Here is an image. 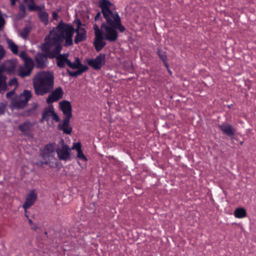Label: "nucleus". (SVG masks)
Here are the masks:
<instances>
[{"mask_svg":"<svg viewBox=\"0 0 256 256\" xmlns=\"http://www.w3.org/2000/svg\"><path fill=\"white\" fill-rule=\"evenodd\" d=\"M106 20L100 26L106 38L112 40H116L118 37V30L121 32L125 31L126 28L122 24L121 19L116 12L110 11L103 14Z\"/></svg>","mask_w":256,"mask_h":256,"instance_id":"1","label":"nucleus"},{"mask_svg":"<svg viewBox=\"0 0 256 256\" xmlns=\"http://www.w3.org/2000/svg\"><path fill=\"white\" fill-rule=\"evenodd\" d=\"M35 94L44 96L52 92L54 88V76L52 72L41 71L38 72L32 79Z\"/></svg>","mask_w":256,"mask_h":256,"instance_id":"2","label":"nucleus"},{"mask_svg":"<svg viewBox=\"0 0 256 256\" xmlns=\"http://www.w3.org/2000/svg\"><path fill=\"white\" fill-rule=\"evenodd\" d=\"M74 32V26L61 20L58 25L50 30V34L60 42L65 40V46H72L73 44L72 36Z\"/></svg>","mask_w":256,"mask_h":256,"instance_id":"3","label":"nucleus"},{"mask_svg":"<svg viewBox=\"0 0 256 256\" xmlns=\"http://www.w3.org/2000/svg\"><path fill=\"white\" fill-rule=\"evenodd\" d=\"M42 51L48 58H53L60 54L62 50V43L50 34L45 38V42L41 45Z\"/></svg>","mask_w":256,"mask_h":256,"instance_id":"4","label":"nucleus"},{"mask_svg":"<svg viewBox=\"0 0 256 256\" xmlns=\"http://www.w3.org/2000/svg\"><path fill=\"white\" fill-rule=\"evenodd\" d=\"M59 105L65 118L62 122L58 124V128L59 130H62L64 133L70 134L72 132V128L70 126V119L72 116L70 103L67 100H62L60 102Z\"/></svg>","mask_w":256,"mask_h":256,"instance_id":"5","label":"nucleus"},{"mask_svg":"<svg viewBox=\"0 0 256 256\" xmlns=\"http://www.w3.org/2000/svg\"><path fill=\"white\" fill-rule=\"evenodd\" d=\"M32 97L31 91L25 90L18 96L12 99L10 108L12 109H22L27 106L28 102Z\"/></svg>","mask_w":256,"mask_h":256,"instance_id":"6","label":"nucleus"},{"mask_svg":"<svg viewBox=\"0 0 256 256\" xmlns=\"http://www.w3.org/2000/svg\"><path fill=\"white\" fill-rule=\"evenodd\" d=\"M32 97L31 91L25 90L18 96L12 99L10 108L12 109H22L27 106L28 102Z\"/></svg>","mask_w":256,"mask_h":256,"instance_id":"7","label":"nucleus"},{"mask_svg":"<svg viewBox=\"0 0 256 256\" xmlns=\"http://www.w3.org/2000/svg\"><path fill=\"white\" fill-rule=\"evenodd\" d=\"M94 30L95 38L94 45L97 52L100 51L106 45L104 40H107L110 42H114L116 40H112L106 38V36L104 34V30L102 28H100L97 24L94 26Z\"/></svg>","mask_w":256,"mask_h":256,"instance_id":"8","label":"nucleus"},{"mask_svg":"<svg viewBox=\"0 0 256 256\" xmlns=\"http://www.w3.org/2000/svg\"><path fill=\"white\" fill-rule=\"evenodd\" d=\"M57 146L55 143L46 144L42 150L40 156L44 160H52L56 159L54 158L56 152Z\"/></svg>","mask_w":256,"mask_h":256,"instance_id":"9","label":"nucleus"},{"mask_svg":"<svg viewBox=\"0 0 256 256\" xmlns=\"http://www.w3.org/2000/svg\"><path fill=\"white\" fill-rule=\"evenodd\" d=\"M17 65L16 60H8L0 66V73L2 74V72H6L8 74H14L16 72Z\"/></svg>","mask_w":256,"mask_h":256,"instance_id":"10","label":"nucleus"},{"mask_svg":"<svg viewBox=\"0 0 256 256\" xmlns=\"http://www.w3.org/2000/svg\"><path fill=\"white\" fill-rule=\"evenodd\" d=\"M106 63V56L100 54L95 58H92L88 61V64L96 70H99Z\"/></svg>","mask_w":256,"mask_h":256,"instance_id":"11","label":"nucleus"},{"mask_svg":"<svg viewBox=\"0 0 256 256\" xmlns=\"http://www.w3.org/2000/svg\"><path fill=\"white\" fill-rule=\"evenodd\" d=\"M70 149L66 144H63L61 148L57 147L56 154L60 160L67 161L70 158Z\"/></svg>","mask_w":256,"mask_h":256,"instance_id":"12","label":"nucleus"},{"mask_svg":"<svg viewBox=\"0 0 256 256\" xmlns=\"http://www.w3.org/2000/svg\"><path fill=\"white\" fill-rule=\"evenodd\" d=\"M34 68V62L30 61L27 62L24 66H20L18 68V74L22 78L28 76L30 74Z\"/></svg>","mask_w":256,"mask_h":256,"instance_id":"13","label":"nucleus"},{"mask_svg":"<svg viewBox=\"0 0 256 256\" xmlns=\"http://www.w3.org/2000/svg\"><path fill=\"white\" fill-rule=\"evenodd\" d=\"M81 22L79 21L78 24V27L74 30L76 33L74 42L76 44L84 40L86 38V30L81 26Z\"/></svg>","mask_w":256,"mask_h":256,"instance_id":"14","label":"nucleus"},{"mask_svg":"<svg viewBox=\"0 0 256 256\" xmlns=\"http://www.w3.org/2000/svg\"><path fill=\"white\" fill-rule=\"evenodd\" d=\"M63 91L60 87L56 88L48 96L46 99V102L48 104H51L54 102H56L60 99L63 96Z\"/></svg>","mask_w":256,"mask_h":256,"instance_id":"15","label":"nucleus"},{"mask_svg":"<svg viewBox=\"0 0 256 256\" xmlns=\"http://www.w3.org/2000/svg\"><path fill=\"white\" fill-rule=\"evenodd\" d=\"M37 199V194L34 190H31L26 196V202L23 204V208L24 209L25 213L26 212V210L34 204Z\"/></svg>","mask_w":256,"mask_h":256,"instance_id":"16","label":"nucleus"},{"mask_svg":"<svg viewBox=\"0 0 256 256\" xmlns=\"http://www.w3.org/2000/svg\"><path fill=\"white\" fill-rule=\"evenodd\" d=\"M220 130L230 137H233L235 134L236 129L230 124L224 123L219 125Z\"/></svg>","mask_w":256,"mask_h":256,"instance_id":"17","label":"nucleus"},{"mask_svg":"<svg viewBox=\"0 0 256 256\" xmlns=\"http://www.w3.org/2000/svg\"><path fill=\"white\" fill-rule=\"evenodd\" d=\"M47 58L48 56L44 53L38 54L35 56L36 66L40 68H44L46 66Z\"/></svg>","mask_w":256,"mask_h":256,"instance_id":"18","label":"nucleus"},{"mask_svg":"<svg viewBox=\"0 0 256 256\" xmlns=\"http://www.w3.org/2000/svg\"><path fill=\"white\" fill-rule=\"evenodd\" d=\"M68 54H58L56 57L57 60V66L61 68H64L66 64L68 65V61L69 60L68 58Z\"/></svg>","mask_w":256,"mask_h":256,"instance_id":"19","label":"nucleus"},{"mask_svg":"<svg viewBox=\"0 0 256 256\" xmlns=\"http://www.w3.org/2000/svg\"><path fill=\"white\" fill-rule=\"evenodd\" d=\"M48 106L45 108L42 114V120L48 121L50 120V117L54 112V106L51 104H48Z\"/></svg>","mask_w":256,"mask_h":256,"instance_id":"20","label":"nucleus"},{"mask_svg":"<svg viewBox=\"0 0 256 256\" xmlns=\"http://www.w3.org/2000/svg\"><path fill=\"white\" fill-rule=\"evenodd\" d=\"M112 6V4L108 0H102L100 2V6L103 14L111 11L110 8Z\"/></svg>","mask_w":256,"mask_h":256,"instance_id":"21","label":"nucleus"},{"mask_svg":"<svg viewBox=\"0 0 256 256\" xmlns=\"http://www.w3.org/2000/svg\"><path fill=\"white\" fill-rule=\"evenodd\" d=\"M32 124L30 122H26L18 126L19 130L24 134L28 136L31 131Z\"/></svg>","mask_w":256,"mask_h":256,"instance_id":"22","label":"nucleus"},{"mask_svg":"<svg viewBox=\"0 0 256 256\" xmlns=\"http://www.w3.org/2000/svg\"><path fill=\"white\" fill-rule=\"evenodd\" d=\"M6 77L0 73V93L4 94L8 88Z\"/></svg>","mask_w":256,"mask_h":256,"instance_id":"23","label":"nucleus"},{"mask_svg":"<svg viewBox=\"0 0 256 256\" xmlns=\"http://www.w3.org/2000/svg\"><path fill=\"white\" fill-rule=\"evenodd\" d=\"M6 43L8 45V48L10 49L11 52L14 54H18V46L14 41L10 39H7Z\"/></svg>","mask_w":256,"mask_h":256,"instance_id":"24","label":"nucleus"},{"mask_svg":"<svg viewBox=\"0 0 256 256\" xmlns=\"http://www.w3.org/2000/svg\"><path fill=\"white\" fill-rule=\"evenodd\" d=\"M68 66L72 69L80 68L82 66H85V65L82 64L80 60L78 58H76L74 62H71L70 60L68 61Z\"/></svg>","mask_w":256,"mask_h":256,"instance_id":"25","label":"nucleus"},{"mask_svg":"<svg viewBox=\"0 0 256 256\" xmlns=\"http://www.w3.org/2000/svg\"><path fill=\"white\" fill-rule=\"evenodd\" d=\"M77 69L78 70L75 72H72L68 70V73L71 76L76 77L80 75L83 72L86 71L88 69V67L86 66H82V68H78Z\"/></svg>","mask_w":256,"mask_h":256,"instance_id":"26","label":"nucleus"},{"mask_svg":"<svg viewBox=\"0 0 256 256\" xmlns=\"http://www.w3.org/2000/svg\"><path fill=\"white\" fill-rule=\"evenodd\" d=\"M246 210L242 208H237L234 212V216L236 218H242L246 217Z\"/></svg>","mask_w":256,"mask_h":256,"instance_id":"27","label":"nucleus"},{"mask_svg":"<svg viewBox=\"0 0 256 256\" xmlns=\"http://www.w3.org/2000/svg\"><path fill=\"white\" fill-rule=\"evenodd\" d=\"M158 54L160 59L163 61L164 66L168 69V65L167 62V58L166 53L160 50H158Z\"/></svg>","mask_w":256,"mask_h":256,"instance_id":"28","label":"nucleus"},{"mask_svg":"<svg viewBox=\"0 0 256 256\" xmlns=\"http://www.w3.org/2000/svg\"><path fill=\"white\" fill-rule=\"evenodd\" d=\"M26 4L30 11H39L41 10L40 6L35 4L34 1L30 2Z\"/></svg>","mask_w":256,"mask_h":256,"instance_id":"29","label":"nucleus"},{"mask_svg":"<svg viewBox=\"0 0 256 256\" xmlns=\"http://www.w3.org/2000/svg\"><path fill=\"white\" fill-rule=\"evenodd\" d=\"M30 32V28L28 26H25L20 32V36L24 39H26Z\"/></svg>","mask_w":256,"mask_h":256,"instance_id":"30","label":"nucleus"},{"mask_svg":"<svg viewBox=\"0 0 256 256\" xmlns=\"http://www.w3.org/2000/svg\"><path fill=\"white\" fill-rule=\"evenodd\" d=\"M39 18L44 24H46L48 21V15L47 12H41L39 14Z\"/></svg>","mask_w":256,"mask_h":256,"instance_id":"31","label":"nucleus"},{"mask_svg":"<svg viewBox=\"0 0 256 256\" xmlns=\"http://www.w3.org/2000/svg\"><path fill=\"white\" fill-rule=\"evenodd\" d=\"M20 58L24 60V64H26L27 62L30 61L31 62H34L30 58L27 54L25 52H21L19 54Z\"/></svg>","mask_w":256,"mask_h":256,"instance_id":"32","label":"nucleus"},{"mask_svg":"<svg viewBox=\"0 0 256 256\" xmlns=\"http://www.w3.org/2000/svg\"><path fill=\"white\" fill-rule=\"evenodd\" d=\"M76 157L82 161H87V158L83 154L82 150L77 152Z\"/></svg>","mask_w":256,"mask_h":256,"instance_id":"33","label":"nucleus"},{"mask_svg":"<svg viewBox=\"0 0 256 256\" xmlns=\"http://www.w3.org/2000/svg\"><path fill=\"white\" fill-rule=\"evenodd\" d=\"M8 85L10 86H14V88L16 89L18 86V84L16 79V78H14L10 80V82H8Z\"/></svg>","mask_w":256,"mask_h":256,"instance_id":"34","label":"nucleus"},{"mask_svg":"<svg viewBox=\"0 0 256 256\" xmlns=\"http://www.w3.org/2000/svg\"><path fill=\"white\" fill-rule=\"evenodd\" d=\"M72 150H76V152L82 150L80 143V142L74 143L73 144L72 147Z\"/></svg>","mask_w":256,"mask_h":256,"instance_id":"35","label":"nucleus"},{"mask_svg":"<svg viewBox=\"0 0 256 256\" xmlns=\"http://www.w3.org/2000/svg\"><path fill=\"white\" fill-rule=\"evenodd\" d=\"M50 119L52 120H54L56 122H58L60 121V118L58 115L55 112L52 114V116L50 117Z\"/></svg>","mask_w":256,"mask_h":256,"instance_id":"36","label":"nucleus"},{"mask_svg":"<svg viewBox=\"0 0 256 256\" xmlns=\"http://www.w3.org/2000/svg\"><path fill=\"white\" fill-rule=\"evenodd\" d=\"M5 50L4 48L0 45V61L4 58L5 54Z\"/></svg>","mask_w":256,"mask_h":256,"instance_id":"37","label":"nucleus"},{"mask_svg":"<svg viewBox=\"0 0 256 256\" xmlns=\"http://www.w3.org/2000/svg\"><path fill=\"white\" fill-rule=\"evenodd\" d=\"M16 89L14 88L13 90L8 92L6 94V97L8 98H10L12 96H14L15 94V90Z\"/></svg>","mask_w":256,"mask_h":256,"instance_id":"38","label":"nucleus"},{"mask_svg":"<svg viewBox=\"0 0 256 256\" xmlns=\"http://www.w3.org/2000/svg\"><path fill=\"white\" fill-rule=\"evenodd\" d=\"M38 105L36 103H34L32 104V106L31 108H30L28 112L29 113H31L35 110L37 108Z\"/></svg>","mask_w":256,"mask_h":256,"instance_id":"39","label":"nucleus"},{"mask_svg":"<svg viewBox=\"0 0 256 256\" xmlns=\"http://www.w3.org/2000/svg\"><path fill=\"white\" fill-rule=\"evenodd\" d=\"M46 160L44 162H40L38 163V164L39 166H42L44 164H47L50 163V160Z\"/></svg>","mask_w":256,"mask_h":256,"instance_id":"40","label":"nucleus"},{"mask_svg":"<svg viewBox=\"0 0 256 256\" xmlns=\"http://www.w3.org/2000/svg\"><path fill=\"white\" fill-rule=\"evenodd\" d=\"M5 106L3 104L0 105V115L3 114L4 112Z\"/></svg>","mask_w":256,"mask_h":256,"instance_id":"41","label":"nucleus"},{"mask_svg":"<svg viewBox=\"0 0 256 256\" xmlns=\"http://www.w3.org/2000/svg\"><path fill=\"white\" fill-rule=\"evenodd\" d=\"M100 16H101V14H100V12H98L96 14V16H95V20L96 21V20H98L100 18Z\"/></svg>","mask_w":256,"mask_h":256,"instance_id":"42","label":"nucleus"},{"mask_svg":"<svg viewBox=\"0 0 256 256\" xmlns=\"http://www.w3.org/2000/svg\"><path fill=\"white\" fill-rule=\"evenodd\" d=\"M58 17V14L56 12H54L52 13V18L54 20H56Z\"/></svg>","mask_w":256,"mask_h":256,"instance_id":"43","label":"nucleus"},{"mask_svg":"<svg viewBox=\"0 0 256 256\" xmlns=\"http://www.w3.org/2000/svg\"><path fill=\"white\" fill-rule=\"evenodd\" d=\"M16 0H11V4L12 5L14 6L15 4Z\"/></svg>","mask_w":256,"mask_h":256,"instance_id":"44","label":"nucleus"},{"mask_svg":"<svg viewBox=\"0 0 256 256\" xmlns=\"http://www.w3.org/2000/svg\"><path fill=\"white\" fill-rule=\"evenodd\" d=\"M32 1H34V0H24V2L27 4L30 2H32Z\"/></svg>","mask_w":256,"mask_h":256,"instance_id":"45","label":"nucleus"},{"mask_svg":"<svg viewBox=\"0 0 256 256\" xmlns=\"http://www.w3.org/2000/svg\"><path fill=\"white\" fill-rule=\"evenodd\" d=\"M28 222L30 225H32L33 224L32 221L31 219H28Z\"/></svg>","mask_w":256,"mask_h":256,"instance_id":"46","label":"nucleus"},{"mask_svg":"<svg viewBox=\"0 0 256 256\" xmlns=\"http://www.w3.org/2000/svg\"><path fill=\"white\" fill-rule=\"evenodd\" d=\"M20 9L21 10H22L24 12V10H25L24 6H20Z\"/></svg>","mask_w":256,"mask_h":256,"instance_id":"47","label":"nucleus"},{"mask_svg":"<svg viewBox=\"0 0 256 256\" xmlns=\"http://www.w3.org/2000/svg\"><path fill=\"white\" fill-rule=\"evenodd\" d=\"M168 71L169 73H170V74H171V71H170V70H168Z\"/></svg>","mask_w":256,"mask_h":256,"instance_id":"48","label":"nucleus"},{"mask_svg":"<svg viewBox=\"0 0 256 256\" xmlns=\"http://www.w3.org/2000/svg\"><path fill=\"white\" fill-rule=\"evenodd\" d=\"M243 144V142H240V144L242 145Z\"/></svg>","mask_w":256,"mask_h":256,"instance_id":"49","label":"nucleus"}]
</instances>
